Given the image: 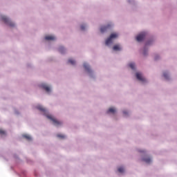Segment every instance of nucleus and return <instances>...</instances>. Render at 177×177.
<instances>
[{
	"instance_id": "nucleus-15",
	"label": "nucleus",
	"mask_w": 177,
	"mask_h": 177,
	"mask_svg": "<svg viewBox=\"0 0 177 177\" xmlns=\"http://www.w3.org/2000/svg\"><path fill=\"white\" fill-rule=\"evenodd\" d=\"M68 63H70V64H72L73 66H74V64H75V60L74 59H68Z\"/></svg>"
},
{
	"instance_id": "nucleus-8",
	"label": "nucleus",
	"mask_w": 177,
	"mask_h": 177,
	"mask_svg": "<svg viewBox=\"0 0 177 177\" xmlns=\"http://www.w3.org/2000/svg\"><path fill=\"white\" fill-rule=\"evenodd\" d=\"M41 86L43 89H45L47 92H50V87H49L46 84H41Z\"/></svg>"
},
{
	"instance_id": "nucleus-12",
	"label": "nucleus",
	"mask_w": 177,
	"mask_h": 177,
	"mask_svg": "<svg viewBox=\"0 0 177 177\" xmlns=\"http://www.w3.org/2000/svg\"><path fill=\"white\" fill-rule=\"evenodd\" d=\"M113 50H120L121 46L118 44H116L113 46Z\"/></svg>"
},
{
	"instance_id": "nucleus-2",
	"label": "nucleus",
	"mask_w": 177,
	"mask_h": 177,
	"mask_svg": "<svg viewBox=\"0 0 177 177\" xmlns=\"http://www.w3.org/2000/svg\"><path fill=\"white\" fill-rule=\"evenodd\" d=\"M1 20L3 21H4V23L6 24H8V26H10V27H15V24L13 22H12L9 18H8L6 16H2L1 17Z\"/></svg>"
},
{
	"instance_id": "nucleus-10",
	"label": "nucleus",
	"mask_w": 177,
	"mask_h": 177,
	"mask_svg": "<svg viewBox=\"0 0 177 177\" xmlns=\"http://www.w3.org/2000/svg\"><path fill=\"white\" fill-rule=\"evenodd\" d=\"M142 161H144L147 164H150L151 162V158H148V157L144 158H142Z\"/></svg>"
},
{
	"instance_id": "nucleus-3",
	"label": "nucleus",
	"mask_w": 177,
	"mask_h": 177,
	"mask_svg": "<svg viewBox=\"0 0 177 177\" xmlns=\"http://www.w3.org/2000/svg\"><path fill=\"white\" fill-rule=\"evenodd\" d=\"M46 117L47 118H48V120L53 121L54 125H56L57 127L59 125H62V122H59L57 120L53 118L52 115H46Z\"/></svg>"
},
{
	"instance_id": "nucleus-24",
	"label": "nucleus",
	"mask_w": 177,
	"mask_h": 177,
	"mask_svg": "<svg viewBox=\"0 0 177 177\" xmlns=\"http://www.w3.org/2000/svg\"><path fill=\"white\" fill-rule=\"evenodd\" d=\"M144 55H146V53H145V52H144Z\"/></svg>"
},
{
	"instance_id": "nucleus-18",
	"label": "nucleus",
	"mask_w": 177,
	"mask_h": 177,
	"mask_svg": "<svg viewBox=\"0 0 177 177\" xmlns=\"http://www.w3.org/2000/svg\"><path fill=\"white\" fill-rule=\"evenodd\" d=\"M118 172H120V173L124 172V167H119L118 168Z\"/></svg>"
},
{
	"instance_id": "nucleus-6",
	"label": "nucleus",
	"mask_w": 177,
	"mask_h": 177,
	"mask_svg": "<svg viewBox=\"0 0 177 177\" xmlns=\"http://www.w3.org/2000/svg\"><path fill=\"white\" fill-rule=\"evenodd\" d=\"M110 27H111V24H108L106 26H102L100 28V32H106V31H107V30H109V28H110Z\"/></svg>"
},
{
	"instance_id": "nucleus-14",
	"label": "nucleus",
	"mask_w": 177,
	"mask_h": 177,
	"mask_svg": "<svg viewBox=\"0 0 177 177\" xmlns=\"http://www.w3.org/2000/svg\"><path fill=\"white\" fill-rule=\"evenodd\" d=\"M107 113H112L114 114V113H115V109L114 108H109V109L107 111Z\"/></svg>"
},
{
	"instance_id": "nucleus-19",
	"label": "nucleus",
	"mask_w": 177,
	"mask_h": 177,
	"mask_svg": "<svg viewBox=\"0 0 177 177\" xmlns=\"http://www.w3.org/2000/svg\"><path fill=\"white\" fill-rule=\"evenodd\" d=\"M0 135H6V133L5 132V131L0 129Z\"/></svg>"
},
{
	"instance_id": "nucleus-20",
	"label": "nucleus",
	"mask_w": 177,
	"mask_h": 177,
	"mask_svg": "<svg viewBox=\"0 0 177 177\" xmlns=\"http://www.w3.org/2000/svg\"><path fill=\"white\" fill-rule=\"evenodd\" d=\"M163 76H164V77H165L166 80H168V73H163Z\"/></svg>"
},
{
	"instance_id": "nucleus-9",
	"label": "nucleus",
	"mask_w": 177,
	"mask_h": 177,
	"mask_svg": "<svg viewBox=\"0 0 177 177\" xmlns=\"http://www.w3.org/2000/svg\"><path fill=\"white\" fill-rule=\"evenodd\" d=\"M45 39L46 41H54V39H56V37H55V36L48 35L45 37Z\"/></svg>"
},
{
	"instance_id": "nucleus-11",
	"label": "nucleus",
	"mask_w": 177,
	"mask_h": 177,
	"mask_svg": "<svg viewBox=\"0 0 177 177\" xmlns=\"http://www.w3.org/2000/svg\"><path fill=\"white\" fill-rule=\"evenodd\" d=\"M84 67L85 70L87 71L88 73H91V68L89 67V65H88V64L84 63Z\"/></svg>"
},
{
	"instance_id": "nucleus-13",
	"label": "nucleus",
	"mask_w": 177,
	"mask_h": 177,
	"mask_svg": "<svg viewBox=\"0 0 177 177\" xmlns=\"http://www.w3.org/2000/svg\"><path fill=\"white\" fill-rule=\"evenodd\" d=\"M23 137L25 138L26 140H32V138H31V136L29 135L25 134L23 136Z\"/></svg>"
},
{
	"instance_id": "nucleus-22",
	"label": "nucleus",
	"mask_w": 177,
	"mask_h": 177,
	"mask_svg": "<svg viewBox=\"0 0 177 177\" xmlns=\"http://www.w3.org/2000/svg\"><path fill=\"white\" fill-rule=\"evenodd\" d=\"M81 30H85V26L84 25H82L81 27H80Z\"/></svg>"
},
{
	"instance_id": "nucleus-7",
	"label": "nucleus",
	"mask_w": 177,
	"mask_h": 177,
	"mask_svg": "<svg viewBox=\"0 0 177 177\" xmlns=\"http://www.w3.org/2000/svg\"><path fill=\"white\" fill-rule=\"evenodd\" d=\"M37 110H39V111H41V113H44V115H46V109L44 108L42 106L39 105L37 106Z\"/></svg>"
},
{
	"instance_id": "nucleus-16",
	"label": "nucleus",
	"mask_w": 177,
	"mask_h": 177,
	"mask_svg": "<svg viewBox=\"0 0 177 177\" xmlns=\"http://www.w3.org/2000/svg\"><path fill=\"white\" fill-rule=\"evenodd\" d=\"M129 67L131 68L132 70H135V64L131 63L129 64Z\"/></svg>"
},
{
	"instance_id": "nucleus-1",
	"label": "nucleus",
	"mask_w": 177,
	"mask_h": 177,
	"mask_svg": "<svg viewBox=\"0 0 177 177\" xmlns=\"http://www.w3.org/2000/svg\"><path fill=\"white\" fill-rule=\"evenodd\" d=\"M118 37V34L112 33L110 37L106 40V45H110V44L113 43V39H115V38Z\"/></svg>"
},
{
	"instance_id": "nucleus-4",
	"label": "nucleus",
	"mask_w": 177,
	"mask_h": 177,
	"mask_svg": "<svg viewBox=\"0 0 177 177\" xmlns=\"http://www.w3.org/2000/svg\"><path fill=\"white\" fill-rule=\"evenodd\" d=\"M145 38H146V32H142L136 37V41H138V42H142Z\"/></svg>"
},
{
	"instance_id": "nucleus-21",
	"label": "nucleus",
	"mask_w": 177,
	"mask_h": 177,
	"mask_svg": "<svg viewBox=\"0 0 177 177\" xmlns=\"http://www.w3.org/2000/svg\"><path fill=\"white\" fill-rule=\"evenodd\" d=\"M58 138H61L62 139H64V136L62 135V134H58L57 135Z\"/></svg>"
},
{
	"instance_id": "nucleus-17",
	"label": "nucleus",
	"mask_w": 177,
	"mask_h": 177,
	"mask_svg": "<svg viewBox=\"0 0 177 177\" xmlns=\"http://www.w3.org/2000/svg\"><path fill=\"white\" fill-rule=\"evenodd\" d=\"M59 52H61V53H63V51L64 50V47L63 46L59 47Z\"/></svg>"
},
{
	"instance_id": "nucleus-5",
	"label": "nucleus",
	"mask_w": 177,
	"mask_h": 177,
	"mask_svg": "<svg viewBox=\"0 0 177 177\" xmlns=\"http://www.w3.org/2000/svg\"><path fill=\"white\" fill-rule=\"evenodd\" d=\"M136 75L137 80H138L139 81H141L142 82H146V78L143 77V76L142 75V73H137Z\"/></svg>"
},
{
	"instance_id": "nucleus-23",
	"label": "nucleus",
	"mask_w": 177,
	"mask_h": 177,
	"mask_svg": "<svg viewBox=\"0 0 177 177\" xmlns=\"http://www.w3.org/2000/svg\"><path fill=\"white\" fill-rule=\"evenodd\" d=\"M123 114L127 115V114H128V112H127V111H123Z\"/></svg>"
}]
</instances>
